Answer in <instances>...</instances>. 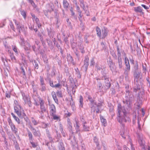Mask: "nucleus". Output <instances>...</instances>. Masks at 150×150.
<instances>
[{
    "label": "nucleus",
    "mask_w": 150,
    "mask_h": 150,
    "mask_svg": "<svg viewBox=\"0 0 150 150\" xmlns=\"http://www.w3.org/2000/svg\"><path fill=\"white\" fill-rule=\"evenodd\" d=\"M100 120L102 123H103L104 125L106 123V119H104L103 117H100Z\"/></svg>",
    "instance_id": "51"
},
{
    "label": "nucleus",
    "mask_w": 150,
    "mask_h": 150,
    "mask_svg": "<svg viewBox=\"0 0 150 150\" xmlns=\"http://www.w3.org/2000/svg\"><path fill=\"white\" fill-rule=\"evenodd\" d=\"M33 134L35 137H40L41 136V133L39 130H36V129L33 131Z\"/></svg>",
    "instance_id": "22"
},
{
    "label": "nucleus",
    "mask_w": 150,
    "mask_h": 150,
    "mask_svg": "<svg viewBox=\"0 0 150 150\" xmlns=\"http://www.w3.org/2000/svg\"><path fill=\"white\" fill-rule=\"evenodd\" d=\"M68 127L69 129V130L70 133L72 134H73V132L72 131V126L71 123L69 122V121H68Z\"/></svg>",
    "instance_id": "32"
},
{
    "label": "nucleus",
    "mask_w": 150,
    "mask_h": 150,
    "mask_svg": "<svg viewBox=\"0 0 150 150\" xmlns=\"http://www.w3.org/2000/svg\"><path fill=\"white\" fill-rule=\"evenodd\" d=\"M83 98L82 96H80L79 97V102L80 103L79 107L80 108H82L83 107Z\"/></svg>",
    "instance_id": "30"
},
{
    "label": "nucleus",
    "mask_w": 150,
    "mask_h": 150,
    "mask_svg": "<svg viewBox=\"0 0 150 150\" xmlns=\"http://www.w3.org/2000/svg\"><path fill=\"white\" fill-rule=\"evenodd\" d=\"M134 11L136 12L142 13H143V12H142V8L139 6H138L137 8H134Z\"/></svg>",
    "instance_id": "35"
},
{
    "label": "nucleus",
    "mask_w": 150,
    "mask_h": 150,
    "mask_svg": "<svg viewBox=\"0 0 150 150\" xmlns=\"http://www.w3.org/2000/svg\"><path fill=\"white\" fill-rule=\"evenodd\" d=\"M13 21L14 22L16 26V27L20 24V23L18 21H17L16 19H14L13 20Z\"/></svg>",
    "instance_id": "61"
},
{
    "label": "nucleus",
    "mask_w": 150,
    "mask_h": 150,
    "mask_svg": "<svg viewBox=\"0 0 150 150\" xmlns=\"http://www.w3.org/2000/svg\"><path fill=\"white\" fill-rule=\"evenodd\" d=\"M107 62L110 70L112 72L114 71L116 69V67L115 65V64L113 62L111 57L109 58Z\"/></svg>",
    "instance_id": "5"
},
{
    "label": "nucleus",
    "mask_w": 150,
    "mask_h": 150,
    "mask_svg": "<svg viewBox=\"0 0 150 150\" xmlns=\"http://www.w3.org/2000/svg\"><path fill=\"white\" fill-rule=\"evenodd\" d=\"M94 105L95 106V108H100V107L102 106V103L101 102L98 103L97 104L96 102L94 103Z\"/></svg>",
    "instance_id": "41"
},
{
    "label": "nucleus",
    "mask_w": 150,
    "mask_h": 150,
    "mask_svg": "<svg viewBox=\"0 0 150 150\" xmlns=\"http://www.w3.org/2000/svg\"><path fill=\"white\" fill-rule=\"evenodd\" d=\"M47 30L48 32V35L50 38H53L55 33V32L54 31L50 30L49 29H47Z\"/></svg>",
    "instance_id": "21"
},
{
    "label": "nucleus",
    "mask_w": 150,
    "mask_h": 150,
    "mask_svg": "<svg viewBox=\"0 0 150 150\" xmlns=\"http://www.w3.org/2000/svg\"><path fill=\"white\" fill-rule=\"evenodd\" d=\"M67 59L68 61L69 62L73 63H74V59L71 56L70 54H69L67 55Z\"/></svg>",
    "instance_id": "33"
},
{
    "label": "nucleus",
    "mask_w": 150,
    "mask_h": 150,
    "mask_svg": "<svg viewBox=\"0 0 150 150\" xmlns=\"http://www.w3.org/2000/svg\"><path fill=\"white\" fill-rule=\"evenodd\" d=\"M15 112L20 118H23L26 116L24 111L21 106L19 105H17L14 107Z\"/></svg>",
    "instance_id": "2"
},
{
    "label": "nucleus",
    "mask_w": 150,
    "mask_h": 150,
    "mask_svg": "<svg viewBox=\"0 0 150 150\" xmlns=\"http://www.w3.org/2000/svg\"><path fill=\"white\" fill-rule=\"evenodd\" d=\"M88 99L91 102L92 105V107H91V110L92 111H93V112H95V109H94V103H95V101L90 96H88Z\"/></svg>",
    "instance_id": "14"
},
{
    "label": "nucleus",
    "mask_w": 150,
    "mask_h": 150,
    "mask_svg": "<svg viewBox=\"0 0 150 150\" xmlns=\"http://www.w3.org/2000/svg\"><path fill=\"white\" fill-rule=\"evenodd\" d=\"M111 55H112V57H113L114 59H117V55H116V54H115V52H111Z\"/></svg>",
    "instance_id": "57"
},
{
    "label": "nucleus",
    "mask_w": 150,
    "mask_h": 150,
    "mask_svg": "<svg viewBox=\"0 0 150 150\" xmlns=\"http://www.w3.org/2000/svg\"><path fill=\"white\" fill-rule=\"evenodd\" d=\"M41 86V87L40 88V90H41V91L42 92L45 91L46 90V88L45 86V85H43V86Z\"/></svg>",
    "instance_id": "55"
},
{
    "label": "nucleus",
    "mask_w": 150,
    "mask_h": 150,
    "mask_svg": "<svg viewBox=\"0 0 150 150\" xmlns=\"http://www.w3.org/2000/svg\"><path fill=\"white\" fill-rule=\"evenodd\" d=\"M116 65L119 69H122L123 67V63L122 58H117V61L116 62Z\"/></svg>",
    "instance_id": "8"
},
{
    "label": "nucleus",
    "mask_w": 150,
    "mask_h": 150,
    "mask_svg": "<svg viewBox=\"0 0 150 150\" xmlns=\"http://www.w3.org/2000/svg\"><path fill=\"white\" fill-rule=\"evenodd\" d=\"M71 99L69 101L70 103L71 107L73 108H74L75 107V103L74 102H73V99L72 98V97L71 96Z\"/></svg>",
    "instance_id": "42"
},
{
    "label": "nucleus",
    "mask_w": 150,
    "mask_h": 150,
    "mask_svg": "<svg viewBox=\"0 0 150 150\" xmlns=\"http://www.w3.org/2000/svg\"><path fill=\"white\" fill-rule=\"evenodd\" d=\"M138 137L139 138L138 140V142L140 146L142 147V149L145 148L144 146V144L143 143L142 139L139 137V135H138Z\"/></svg>",
    "instance_id": "25"
},
{
    "label": "nucleus",
    "mask_w": 150,
    "mask_h": 150,
    "mask_svg": "<svg viewBox=\"0 0 150 150\" xmlns=\"http://www.w3.org/2000/svg\"><path fill=\"white\" fill-rule=\"evenodd\" d=\"M0 132L1 133V134L2 137H4V136H6V134L5 132L4 131L3 129L1 130L0 131Z\"/></svg>",
    "instance_id": "63"
},
{
    "label": "nucleus",
    "mask_w": 150,
    "mask_h": 150,
    "mask_svg": "<svg viewBox=\"0 0 150 150\" xmlns=\"http://www.w3.org/2000/svg\"><path fill=\"white\" fill-rule=\"evenodd\" d=\"M44 62L45 64H47L48 63V59L47 58V57L45 55H44L42 56Z\"/></svg>",
    "instance_id": "44"
},
{
    "label": "nucleus",
    "mask_w": 150,
    "mask_h": 150,
    "mask_svg": "<svg viewBox=\"0 0 150 150\" xmlns=\"http://www.w3.org/2000/svg\"><path fill=\"white\" fill-rule=\"evenodd\" d=\"M32 122L34 125H36L38 123V122L35 120L33 117L32 118Z\"/></svg>",
    "instance_id": "45"
},
{
    "label": "nucleus",
    "mask_w": 150,
    "mask_h": 150,
    "mask_svg": "<svg viewBox=\"0 0 150 150\" xmlns=\"http://www.w3.org/2000/svg\"><path fill=\"white\" fill-rule=\"evenodd\" d=\"M134 71H138V69H139V66L137 61H136V63H135L134 67Z\"/></svg>",
    "instance_id": "39"
},
{
    "label": "nucleus",
    "mask_w": 150,
    "mask_h": 150,
    "mask_svg": "<svg viewBox=\"0 0 150 150\" xmlns=\"http://www.w3.org/2000/svg\"><path fill=\"white\" fill-rule=\"evenodd\" d=\"M125 63L126 66L125 68H130V65L129 63V60L127 57H125Z\"/></svg>",
    "instance_id": "26"
},
{
    "label": "nucleus",
    "mask_w": 150,
    "mask_h": 150,
    "mask_svg": "<svg viewBox=\"0 0 150 150\" xmlns=\"http://www.w3.org/2000/svg\"><path fill=\"white\" fill-rule=\"evenodd\" d=\"M89 65V59L87 57H86L84 60V63L82 67L84 68V70L85 72L86 71L88 66Z\"/></svg>",
    "instance_id": "11"
},
{
    "label": "nucleus",
    "mask_w": 150,
    "mask_h": 150,
    "mask_svg": "<svg viewBox=\"0 0 150 150\" xmlns=\"http://www.w3.org/2000/svg\"><path fill=\"white\" fill-rule=\"evenodd\" d=\"M141 89V86L138 83V81L136 80L134 82V86L133 87V91L137 93V91Z\"/></svg>",
    "instance_id": "10"
},
{
    "label": "nucleus",
    "mask_w": 150,
    "mask_h": 150,
    "mask_svg": "<svg viewBox=\"0 0 150 150\" xmlns=\"http://www.w3.org/2000/svg\"><path fill=\"white\" fill-rule=\"evenodd\" d=\"M40 107L44 106V101H43V100L42 99H40Z\"/></svg>",
    "instance_id": "59"
},
{
    "label": "nucleus",
    "mask_w": 150,
    "mask_h": 150,
    "mask_svg": "<svg viewBox=\"0 0 150 150\" xmlns=\"http://www.w3.org/2000/svg\"><path fill=\"white\" fill-rule=\"evenodd\" d=\"M12 131L15 134L18 132V129L16 128L14 124L10 126Z\"/></svg>",
    "instance_id": "23"
},
{
    "label": "nucleus",
    "mask_w": 150,
    "mask_h": 150,
    "mask_svg": "<svg viewBox=\"0 0 150 150\" xmlns=\"http://www.w3.org/2000/svg\"><path fill=\"white\" fill-rule=\"evenodd\" d=\"M64 8L67 10H68L69 6V4L66 0H64L63 2Z\"/></svg>",
    "instance_id": "20"
},
{
    "label": "nucleus",
    "mask_w": 150,
    "mask_h": 150,
    "mask_svg": "<svg viewBox=\"0 0 150 150\" xmlns=\"http://www.w3.org/2000/svg\"><path fill=\"white\" fill-rule=\"evenodd\" d=\"M15 139L13 140L14 142V144L15 145V147L16 149V150H20V148L18 145V144L17 142V140H16V137H14Z\"/></svg>",
    "instance_id": "28"
},
{
    "label": "nucleus",
    "mask_w": 150,
    "mask_h": 150,
    "mask_svg": "<svg viewBox=\"0 0 150 150\" xmlns=\"http://www.w3.org/2000/svg\"><path fill=\"white\" fill-rule=\"evenodd\" d=\"M8 122L10 126L13 124V123L12 122L11 119L9 117L8 119Z\"/></svg>",
    "instance_id": "62"
},
{
    "label": "nucleus",
    "mask_w": 150,
    "mask_h": 150,
    "mask_svg": "<svg viewBox=\"0 0 150 150\" xmlns=\"http://www.w3.org/2000/svg\"><path fill=\"white\" fill-rule=\"evenodd\" d=\"M96 30L97 32V34L98 36L100 38L101 36V30L100 28L98 27L97 26L96 28Z\"/></svg>",
    "instance_id": "29"
},
{
    "label": "nucleus",
    "mask_w": 150,
    "mask_h": 150,
    "mask_svg": "<svg viewBox=\"0 0 150 150\" xmlns=\"http://www.w3.org/2000/svg\"><path fill=\"white\" fill-rule=\"evenodd\" d=\"M74 53L76 55L77 58L78 60H79L80 58V52L77 49H76V51L74 52Z\"/></svg>",
    "instance_id": "40"
},
{
    "label": "nucleus",
    "mask_w": 150,
    "mask_h": 150,
    "mask_svg": "<svg viewBox=\"0 0 150 150\" xmlns=\"http://www.w3.org/2000/svg\"><path fill=\"white\" fill-rule=\"evenodd\" d=\"M28 136L29 137V140L30 143L32 145V147L34 148L36 147L37 146V143H35L33 141V135L32 132L28 129H27Z\"/></svg>",
    "instance_id": "4"
},
{
    "label": "nucleus",
    "mask_w": 150,
    "mask_h": 150,
    "mask_svg": "<svg viewBox=\"0 0 150 150\" xmlns=\"http://www.w3.org/2000/svg\"><path fill=\"white\" fill-rule=\"evenodd\" d=\"M56 135L54 137V140L55 142H58L59 140L60 139L61 136L60 134L59 133L57 130L56 131Z\"/></svg>",
    "instance_id": "19"
},
{
    "label": "nucleus",
    "mask_w": 150,
    "mask_h": 150,
    "mask_svg": "<svg viewBox=\"0 0 150 150\" xmlns=\"http://www.w3.org/2000/svg\"><path fill=\"white\" fill-rule=\"evenodd\" d=\"M101 71L102 76L101 79L102 80H105L109 79V74L106 72L105 69H102Z\"/></svg>",
    "instance_id": "6"
},
{
    "label": "nucleus",
    "mask_w": 150,
    "mask_h": 150,
    "mask_svg": "<svg viewBox=\"0 0 150 150\" xmlns=\"http://www.w3.org/2000/svg\"><path fill=\"white\" fill-rule=\"evenodd\" d=\"M3 137L4 138V142L6 145V146H7L8 145V143L6 140V136H4Z\"/></svg>",
    "instance_id": "60"
},
{
    "label": "nucleus",
    "mask_w": 150,
    "mask_h": 150,
    "mask_svg": "<svg viewBox=\"0 0 150 150\" xmlns=\"http://www.w3.org/2000/svg\"><path fill=\"white\" fill-rule=\"evenodd\" d=\"M38 37H40V40H41L43 39V36L42 35L41 33L39 32L38 33Z\"/></svg>",
    "instance_id": "58"
},
{
    "label": "nucleus",
    "mask_w": 150,
    "mask_h": 150,
    "mask_svg": "<svg viewBox=\"0 0 150 150\" xmlns=\"http://www.w3.org/2000/svg\"><path fill=\"white\" fill-rule=\"evenodd\" d=\"M85 11V13L86 14L87 16H89L90 15L89 12L88 10H87L85 6L84 9H83Z\"/></svg>",
    "instance_id": "53"
},
{
    "label": "nucleus",
    "mask_w": 150,
    "mask_h": 150,
    "mask_svg": "<svg viewBox=\"0 0 150 150\" xmlns=\"http://www.w3.org/2000/svg\"><path fill=\"white\" fill-rule=\"evenodd\" d=\"M40 81L41 86H43L45 85V84L44 83V79L42 76H40Z\"/></svg>",
    "instance_id": "43"
},
{
    "label": "nucleus",
    "mask_w": 150,
    "mask_h": 150,
    "mask_svg": "<svg viewBox=\"0 0 150 150\" xmlns=\"http://www.w3.org/2000/svg\"><path fill=\"white\" fill-rule=\"evenodd\" d=\"M58 97H62L63 96L62 93L61 91H57L56 93Z\"/></svg>",
    "instance_id": "50"
},
{
    "label": "nucleus",
    "mask_w": 150,
    "mask_h": 150,
    "mask_svg": "<svg viewBox=\"0 0 150 150\" xmlns=\"http://www.w3.org/2000/svg\"><path fill=\"white\" fill-rule=\"evenodd\" d=\"M70 11L71 12V16H73L75 19H77V17L75 15V13L73 10V8L72 7L70 8Z\"/></svg>",
    "instance_id": "36"
},
{
    "label": "nucleus",
    "mask_w": 150,
    "mask_h": 150,
    "mask_svg": "<svg viewBox=\"0 0 150 150\" xmlns=\"http://www.w3.org/2000/svg\"><path fill=\"white\" fill-rule=\"evenodd\" d=\"M126 89L125 96L123 99V102L124 105L122 107H118V117L117 120L123 126V123L129 121V117L128 116L127 110L131 107L132 105L133 101L134 100V96L131 95L129 91L128 90L129 86L127 85L125 87Z\"/></svg>",
    "instance_id": "1"
},
{
    "label": "nucleus",
    "mask_w": 150,
    "mask_h": 150,
    "mask_svg": "<svg viewBox=\"0 0 150 150\" xmlns=\"http://www.w3.org/2000/svg\"><path fill=\"white\" fill-rule=\"evenodd\" d=\"M50 109L51 115H54L55 114L56 109L55 107L54 104H52L50 105Z\"/></svg>",
    "instance_id": "18"
},
{
    "label": "nucleus",
    "mask_w": 150,
    "mask_h": 150,
    "mask_svg": "<svg viewBox=\"0 0 150 150\" xmlns=\"http://www.w3.org/2000/svg\"><path fill=\"white\" fill-rule=\"evenodd\" d=\"M9 55L12 61L13 62H15L16 60L15 57L14 56L13 54L12 53H10L9 54Z\"/></svg>",
    "instance_id": "37"
},
{
    "label": "nucleus",
    "mask_w": 150,
    "mask_h": 150,
    "mask_svg": "<svg viewBox=\"0 0 150 150\" xmlns=\"http://www.w3.org/2000/svg\"><path fill=\"white\" fill-rule=\"evenodd\" d=\"M141 73V71H134V81H136V80L138 81Z\"/></svg>",
    "instance_id": "13"
},
{
    "label": "nucleus",
    "mask_w": 150,
    "mask_h": 150,
    "mask_svg": "<svg viewBox=\"0 0 150 150\" xmlns=\"http://www.w3.org/2000/svg\"><path fill=\"white\" fill-rule=\"evenodd\" d=\"M11 115L18 124H21L23 126V127H24L25 125L24 123L22 120L20 121L18 117H16L13 113L12 112Z\"/></svg>",
    "instance_id": "9"
},
{
    "label": "nucleus",
    "mask_w": 150,
    "mask_h": 150,
    "mask_svg": "<svg viewBox=\"0 0 150 150\" xmlns=\"http://www.w3.org/2000/svg\"><path fill=\"white\" fill-rule=\"evenodd\" d=\"M53 117V119L54 120H58L59 119V117L55 115V114L52 115Z\"/></svg>",
    "instance_id": "54"
},
{
    "label": "nucleus",
    "mask_w": 150,
    "mask_h": 150,
    "mask_svg": "<svg viewBox=\"0 0 150 150\" xmlns=\"http://www.w3.org/2000/svg\"><path fill=\"white\" fill-rule=\"evenodd\" d=\"M49 83L50 85L52 88H59L61 86V84H60L59 83L54 85L53 84V81H51L50 80L49 81Z\"/></svg>",
    "instance_id": "17"
},
{
    "label": "nucleus",
    "mask_w": 150,
    "mask_h": 150,
    "mask_svg": "<svg viewBox=\"0 0 150 150\" xmlns=\"http://www.w3.org/2000/svg\"><path fill=\"white\" fill-rule=\"evenodd\" d=\"M38 112H39L41 116L42 117H42H43L44 116V112H46L45 111H42V110H41V111L38 110Z\"/></svg>",
    "instance_id": "56"
},
{
    "label": "nucleus",
    "mask_w": 150,
    "mask_h": 150,
    "mask_svg": "<svg viewBox=\"0 0 150 150\" xmlns=\"http://www.w3.org/2000/svg\"><path fill=\"white\" fill-rule=\"evenodd\" d=\"M74 126L76 130V133L78 134L79 137L81 136L79 132V126L78 122L75 120V123L74 124Z\"/></svg>",
    "instance_id": "15"
},
{
    "label": "nucleus",
    "mask_w": 150,
    "mask_h": 150,
    "mask_svg": "<svg viewBox=\"0 0 150 150\" xmlns=\"http://www.w3.org/2000/svg\"><path fill=\"white\" fill-rule=\"evenodd\" d=\"M21 14L23 16L24 18H25L26 17V14L24 10H20Z\"/></svg>",
    "instance_id": "46"
},
{
    "label": "nucleus",
    "mask_w": 150,
    "mask_h": 150,
    "mask_svg": "<svg viewBox=\"0 0 150 150\" xmlns=\"http://www.w3.org/2000/svg\"><path fill=\"white\" fill-rule=\"evenodd\" d=\"M81 121L83 122V130L85 132H88L90 131V128L89 126H87L86 124V122L83 121L82 120Z\"/></svg>",
    "instance_id": "12"
},
{
    "label": "nucleus",
    "mask_w": 150,
    "mask_h": 150,
    "mask_svg": "<svg viewBox=\"0 0 150 150\" xmlns=\"http://www.w3.org/2000/svg\"><path fill=\"white\" fill-rule=\"evenodd\" d=\"M20 69L21 70V72L23 74L24 76L26 77V75L25 71L24 68H22V67L21 68H20Z\"/></svg>",
    "instance_id": "49"
},
{
    "label": "nucleus",
    "mask_w": 150,
    "mask_h": 150,
    "mask_svg": "<svg viewBox=\"0 0 150 150\" xmlns=\"http://www.w3.org/2000/svg\"><path fill=\"white\" fill-rule=\"evenodd\" d=\"M21 93L25 103L28 104L29 107H31L32 105L31 102L30 100L29 96L27 95H26L25 93L22 91L21 92Z\"/></svg>",
    "instance_id": "3"
},
{
    "label": "nucleus",
    "mask_w": 150,
    "mask_h": 150,
    "mask_svg": "<svg viewBox=\"0 0 150 150\" xmlns=\"http://www.w3.org/2000/svg\"><path fill=\"white\" fill-rule=\"evenodd\" d=\"M93 140L94 142L96 143V145H98L99 144L98 142V139L96 137H94Z\"/></svg>",
    "instance_id": "52"
},
{
    "label": "nucleus",
    "mask_w": 150,
    "mask_h": 150,
    "mask_svg": "<svg viewBox=\"0 0 150 150\" xmlns=\"http://www.w3.org/2000/svg\"><path fill=\"white\" fill-rule=\"evenodd\" d=\"M46 134L47 137L49 138L50 140V141H52L53 140L51 137V135L50 133V132L48 129H46Z\"/></svg>",
    "instance_id": "31"
},
{
    "label": "nucleus",
    "mask_w": 150,
    "mask_h": 150,
    "mask_svg": "<svg viewBox=\"0 0 150 150\" xmlns=\"http://www.w3.org/2000/svg\"><path fill=\"white\" fill-rule=\"evenodd\" d=\"M102 88L103 87H102L101 83L100 82H99L98 86V88L100 90V91H101V90Z\"/></svg>",
    "instance_id": "47"
},
{
    "label": "nucleus",
    "mask_w": 150,
    "mask_h": 150,
    "mask_svg": "<svg viewBox=\"0 0 150 150\" xmlns=\"http://www.w3.org/2000/svg\"><path fill=\"white\" fill-rule=\"evenodd\" d=\"M78 46L79 50L82 49L84 48L83 45L81 43H79V44H78Z\"/></svg>",
    "instance_id": "64"
},
{
    "label": "nucleus",
    "mask_w": 150,
    "mask_h": 150,
    "mask_svg": "<svg viewBox=\"0 0 150 150\" xmlns=\"http://www.w3.org/2000/svg\"><path fill=\"white\" fill-rule=\"evenodd\" d=\"M33 64L34 66L35 69H38L39 67V66L37 62L34 60L33 61Z\"/></svg>",
    "instance_id": "38"
},
{
    "label": "nucleus",
    "mask_w": 150,
    "mask_h": 150,
    "mask_svg": "<svg viewBox=\"0 0 150 150\" xmlns=\"http://www.w3.org/2000/svg\"><path fill=\"white\" fill-rule=\"evenodd\" d=\"M130 68H125V69L124 74L125 75V78L128 77V75L129 74Z\"/></svg>",
    "instance_id": "27"
},
{
    "label": "nucleus",
    "mask_w": 150,
    "mask_h": 150,
    "mask_svg": "<svg viewBox=\"0 0 150 150\" xmlns=\"http://www.w3.org/2000/svg\"><path fill=\"white\" fill-rule=\"evenodd\" d=\"M79 1L80 4V6L83 9H84L85 6L84 4L83 1V0H80Z\"/></svg>",
    "instance_id": "48"
},
{
    "label": "nucleus",
    "mask_w": 150,
    "mask_h": 150,
    "mask_svg": "<svg viewBox=\"0 0 150 150\" xmlns=\"http://www.w3.org/2000/svg\"><path fill=\"white\" fill-rule=\"evenodd\" d=\"M104 80V84L103 85V87L105 90H107L110 87L111 84L109 79Z\"/></svg>",
    "instance_id": "7"
},
{
    "label": "nucleus",
    "mask_w": 150,
    "mask_h": 150,
    "mask_svg": "<svg viewBox=\"0 0 150 150\" xmlns=\"http://www.w3.org/2000/svg\"><path fill=\"white\" fill-rule=\"evenodd\" d=\"M75 70L76 72V75L77 78L80 79L81 77V74H80V72L79 71L78 69L77 68L75 69Z\"/></svg>",
    "instance_id": "34"
},
{
    "label": "nucleus",
    "mask_w": 150,
    "mask_h": 150,
    "mask_svg": "<svg viewBox=\"0 0 150 150\" xmlns=\"http://www.w3.org/2000/svg\"><path fill=\"white\" fill-rule=\"evenodd\" d=\"M108 30L105 27H104L102 30V37L103 39L104 38L106 37L108 35Z\"/></svg>",
    "instance_id": "16"
},
{
    "label": "nucleus",
    "mask_w": 150,
    "mask_h": 150,
    "mask_svg": "<svg viewBox=\"0 0 150 150\" xmlns=\"http://www.w3.org/2000/svg\"><path fill=\"white\" fill-rule=\"evenodd\" d=\"M24 28V25H22V24H20L16 27L17 30L20 33H21V32L23 31Z\"/></svg>",
    "instance_id": "24"
}]
</instances>
